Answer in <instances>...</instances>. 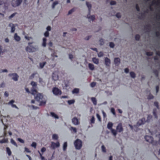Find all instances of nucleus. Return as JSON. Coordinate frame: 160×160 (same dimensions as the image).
Returning <instances> with one entry per match:
<instances>
[{
  "instance_id": "37",
  "label": "nucleus",
  "mask_w": 160,
  "mask_h": 160,
  "mask_svg": "<svg viewBox=\"0 0 160 160\" xmlns=\"http://www.w3.org/2000/svg\"><path fill=\"white\" fill-rule=\"evenodd\" d=\"M46 62H43L40 63V66L41 68H42L46 64Z\"/></svg>"
},
{
  "instance_id": "11",
  "label": "nucleus",
  "mask_w": 160,
  "mask_h": 160,
  "mask_svg": "<svg viewBox=\"0 0 160 160\" xmlns=\"http://www.w3.org/2000/svg\"><path fill=\"white\" fill-rule=\"evenodd\" d=\"M72 123L75 125H78L80 124L78 119L76 117L73 118L72 119Z\"/></svg>"
},
{
  "instance_id": "5",
  "label": "nucleus",
  "mask_w": 160,
  "mask_h": 160,
  "mask_svg": "<svg viewBox=\"0 0 160 160\" xmlns=\"http://www.w3.org/2000/svg\"><path fill=\"white\" fill-rule=\"evenodd\" d=\"M31 84L32 86L31 89V93L32 95H34L38 92L36 90L37 84L35 82L32 81Z\"/></svg>"
},
{
  "instance_id": "1",
  "label": "nucleus",
  "mask_w": 160,
  "mask_h": 160,
  "mask_svg": "<svg viewBox=\"0 0 160 160\" xmlns=\"http://www.w3.org/2000/svg\"><path fill=\"white\" fill-rule=\"evenodd\" d=\"M152 116L149 115L148 116L147 119L146 121H145V119L144 118H143L139 120L138 121L137 124V125L138 126H139L142 124H143L146 122H150V120L152 119Z\"/></svg>"
},
{
  "instance_id": "21",
  "label": "nucleus",
  "mask_w": 160,
  "mask_h": 160,
  "mask_svg": "<svg viewBox=\"0 0 160 160\" xmlns=\"http://www.w3.org/2000/svg\"><path fill=\"white\" fill-rule=\"evenodd\" d=\"M92 61L94 63L98 64L99 63V59L95 58H92Z\"/></svg>"
},
{
  "instance_id": "64",
  "label": "nucleus",
  "mask_w": 160,
  "mask_h": 160,
  "mask_svg": "<svg viewBox=\"0 0 160 160\" xmlns=\"http://www.w3.org/2000/svg\"><path fill=\"white\" fill-rule=\"evenodd\" d=\"M111 111L112 112L114 115H115V110H114V108H111Z\"/></svg>"
},
{
  "instance_id": "44",
  "label": "nucleus",
  "mask_w": 160,
  "mask_h": 160,
  "mask_svg": "<svg viewBox=\"0 0 160 160\" xmlns=\"http://www.w3.org/2000/svg\"><path fill=\"white\" fill-rule=\"evenodd\" d=\"M146 54L148 56H152L153 55V53L152 52H146Z\"/></svg>"
},
{
  "instance_id": "61",
  "label": "nucleus",
  "mask_w": 160,
  "mask_h": 160,
  "mask_svg": "<svg viewBox=\"0 0 160 160\" xmlns=\"http://www.w3.org/2000/svg\"><path fill=\"white\" fill-rule=\"evenodd\" d=\"M136 8L138 11H139L140 10V8L138 4L136 5Z\"/></svg>"
},
{
  "instance_id": "29",
  "label": "nucleus",
  "mask_w": 160,
  "mask_h": 160,
  "mask_svg": "<svg viewBox=\"0 0 160 160\" xmlns=\"http://www.w3.org/2000/svg\"><path fill=\"white\" fill-rule=\"evenodd\" d=\"M8 142V138H4L0 141V143H7Z\"/></svg>"
},
{
  "instance_id": "63",
  "label": "nucleus",
  "mask_w": 160,
  "mask_h": 160,
  "mask_svg": "<svg viewBox=\"0 0 160 160\" xmlns=\"http://www.w3.org/2000/svg\"><path fill=\"white\" fill-rule=\"evenodd\" d=\"M16 14V13H14L12 14H11L9 17V18L10 19L12 18H13Z\"/></svg>"
},
{
  "instance_id": "49",
  "label": "nucleus",
  "mask_w": 160,
  "mask_h": 160,
  "mask_svg": "<svg viewBox=\"0 0 160 160\" xmlns=\"http://www.w3.org/2000/svg\"><path fill=\"white\" fill-rule=\"evenodd\" d=\"M153 96L151 94H150L149 95H148V99H153Z\"/></svg>"
},
{
  "instance_id": "28",
  "label": "nucleus",
  "mask_w": 160,
  "mask_h": 160,
  "mask_svg": "<svg viewBox=\"0 0 160 160\" xmlns=\"http://www.w3.org/2000/svg\"><path fill=\"white\" fill-rule=\"evenodd\" d=\"M52 78L54 80L56 81L58 79V76H56L54 73L53 72L52 75Z\"/></svg>"
},
{
  "instance_id": "41",
  "label": "nucleus",
  "mask_w": 160,
  "mask_h": 160,
  "mask_svg": "<svg viewBox=\"0 0 160 160\" xmlns=\"http://www.w3.org/2000/svg\"><path fill=\"white\" fill-rule=\"evenodd\" d=\"M68 102L69 104L71 105L74 103L75 100L74 99L70 100L68 101Z\"/></svg>"
},
{
  "instance_id": "58",
  "label": "nucleus",
  "mask_w": 160,
  "mask_h": 160,
  "mask_svg": "<svg viewBox=\"0 0 160 160\" xmlns=\"http://www.w3.org/2000/svg\"><path fill=\"white\" fill-rule=\"evenodd\" d=\"M18 141L22 143H24V141L20 138H18Z\"/></svg>"
},
{
  "instance_id": "55",
  "label": "nucleus",
  "mask_w": 160,
  "mask_h": 160,
  "mask_svg": "<svg viewBox=\"0 0 160 160\" xmlns=\"http://www.w3.org/2000/svg\"><path fill=\"white\" fill-rule=\"evenodd\" d=\"M116 16L118 18H120L121 17V14L120 13L118 12L117 13L116 15Z\"/></svg>"
},
{
  "instance_id": "12",
  "label": "nucleus",
  "mask_w": 160,
  "mask_h": 160,
  "mask_svg": "<svg viewBox=\"0 0 160 160\" xmlns=\"http://www.w3.org/2000/svg\"><path fill=\"white\" fill-rule=\"evenodd\" d=\"M116 129L117 131L119 132H121L123 131V128L121 123L118 124L117 127Z\"/></svg>"
},
{
  "instance_id": "48",
  "label": "nucleus",
  "mask_w": 160,
  "mask_h": 160,
  "mask_svg": "<svg viewBox=\"0 0 160 160\" xmlns=\"http://www.w3.org/2000/svg\"><path fill=\"white\" fill-rule=\"evenodd\" d=\"M58 4V2L57 1L55 2H53L52 7V8H54L55 6Z\"/></svg>"
},
{
  "instance_id": "33",
  "label": "nucleus",
  "mask_w": 160,
  "mask_h": 160,
  "mask_svg": "<svg viewBox=\"0 0 160 160\" xmlns=\"http://www.w3.org/2000/svg\"><path fill=\"white\" fill-rule=\"evenodd\" d=\"M6 151L9 156H10L11 154V152L10 149L8 147L6 148Z\"/></svg>"
},
{
  "instance_id": "39",
  "label": "nucleus",
  "mask_w": 160,
  "mask_h": 160,
  "mask_svg": "<svg viewBox=\"0 0 160 160\" xmlns=\"http://www.w3.org/2000/svg\"><path fill=\"white\" fill-rule=\"evenodd\" d=\"M111 130L112 134L115 136H116L117 134V131L113 129H112Z\"/></svg>"
},
{
  "instance_id": "7",
  "label": "nucleus",
  "mask_w": 160,
  "mask_h": 160,
  "mask_svg": "<svg viewBox=\"0 0 160 160\" xmlns=\"http://www.w3.org/2000/svg\"><path fill=\"white\" fill-rule=\"evenodd\" d=\"M52 91L53 94L55 95H60L62 94L61 91L56 87L53 88Z\"/></svg>"
},
{
  "instance_id": "42",
  "label": "nucleus",
  "mask_w": 160,
  "mask_h": 160,
  "mask_svg": "<svg viewBox=\"0 0 160 160\" xmlns=\"http://www.w3.org/2000/svg\"><path fill=\"white\" fill-rule=\"evenodd\" d=\"M156 4V2L155 1H153L152 2V3L151 5H150L149 7V8L151 10H152V8L151 7V6H152L153 5H155Z\"/></svg>"
},
{
  "instance_id": "38",
  "label": "nucleus",
  "mask_w": 160,
  "mask_h": 160,
  "mask_svg": "<svg viewBox=\"0 0 160 160\" xmlns=\"http://www.w3.org/2000/svg\"><path fill=\"white\" fill-rule=\"evenodd\" d=\"M11 142L13 145H15V146L17 147L18 145L16 142L12 139H11Z\"/></svg>"
},
{
  "instance_id": "19",
  "label": "nucleus",
  "mask_w": 160,
  "mask_h": 160,
  "mask_svg": "<svg viewBox=\"0 0 160 160\" xmlns=\"http://www.w3.org/2000/svg\"><path fill=\"white\" fill-rule=\"evenodd\" d=\"M86 4L88 9L89 12L90 13V12L91 9L92 8L91 4L89 2H86Z\"/></svg>"
},
{
  "instance_id": "59",
  "label": "nucleus",
  "mask_w": 160,
  "mask_h": 160,
  "mask_svg": "<svg viewBox=\"0 0 160 160\" xmlns=\"http://www.w3.org/2000/svg\"><path fill=\"white\" fill-rule=\"evenodd\" d=\"M116 3V1H111L110 2V4L111 5H114Z\"/></svg>"
},
{
  "instance_id": "27",
  "label": "nucleus",
  "mask_w": 160,
  "mask_h": 160,
  "mask_svg": "<svg viewBox=\"0 0 160 160\" xmlns=\"http://www.w3.org/2000/svg\"><path fill=\"white\" fill-rule=\"evenodd\" d=\"M72 92L73 94L78 93L79 92V89L77 88H75L73 89Z\"/></svg>"
},
{
  "instance_id": "51",
  "label": "nucleus",
  "mask_w": 160,
  "mask_h": 160,
  "mask_svg": "<svg viewBox=\"0 0 160 160\" xmlns=\"http://www.w3.org/2000/svg\"><path fill=\"white\" fill-rule=\"evenodd\" d=\"M101 148H102V151L104 152H106V148H105V146L103 145H102V146Z\"/></svg>"
},
{
  "instance_id": "46",
  "label": "nucleus",
  "mask_w": 160,
  "mask_h": 160,
  "mask_svg": "<svg viewBox=\"0 0 160 160\" xmlns=\"http://www.w3.org/2000/svg\"><path fill=\"white\" fill-rule=\"evenodd\" d=\"M75 8H72V9H71V10H70L68 12V14H72V12H74L75 11Z\"/></svg>"
},
{
  "instance_id": "47",
  "label": "nucleus",
  "mask_w": 160,
  "mask_h": 160,
  "mask_svg": "<svg viewBox=\"0 0 160 160\" xmlns=\"http://www.w3.org/2000/svg\"><path fill=\"white\" fill-rule=\"evenodd\" d=\"M96 83L95 82H92L90 84L91 87L93 88L96 85Z\"/></svg>"
},
{
  "instance_id": "9",
  "label": "nucleus",
  "mask_w": 160,
  "mask_h": 160,
  "mask_svg": "<svg viewBox=\"0 0 160 160\" xmlns=\"http://www.w3.org/2000/svg\"><path fill=\"white\" fill-rule=\"evenodd\" d=\"M8 76L11 77H12V79L15 81H17L18 80V76L16 73H14L9 74Z\"/></svg>"
},
{
  "instance_id": "22",
  "label": "nucleus",
  "mask_w": 160,
  "mask_h": 160,
  "mask_svg": "<svg viewBox=\"0 0 160 160\" xmlns=\"http://www.w3.org/2000/svg\"><path fill=\"white\" fill-rule=\"evenodd\" d=\"M113 126V124L111 122H109L108 123V125H107V128H108L110 130H111L112 128V127Z\"/></svg>"
},
{
  "instance_id": "3",
  "label": "nucleus",
  "mask_w": 160,
  "mask_h": 160,
  "mask_svg": "<svg viewBox=\"0 0 160 160\" xmlns=\"http://www.w3.org/2000/svg\"><path fill=\"white\" fill-rule=\"evenodd\" d=\"M74 144L76 149L80 150L82 146V142L79 139H77L74 142Z\"/></svg>"
},
{
  "instance_id": "54",
  "label": "nucleus",
  "mask_w": 160,
  "mask_h": 160,
  "mask_svg": "<svg viewBox=\"0 0 160 160\" xmlns=\"http://www.w3.org/2000/svg\"><path fill=\"white\" fill-rule=\"evenodd\" d=\"M100 42V44L101 45H103L104 44V42L103 39L101 38L99 40Z\"/></svg>"
},
{
  "instance_id": "26",
  "label": "nucleus",
  "mask_w": 160,
  "mask_h": 160,
  "mask_svg": "<svg viewBox=\"0 0 160 160\" xmlns=\"http://www.w3.org/2000/svg\"><path fill=\"white\" fill-rule=\"evenodd\" d=\"M67 147V142H64L63 146V149L64 151L66 150Z\"/></svg>"
},
{
  "instance_id": "43",
  "label": "nucleus",
  "mask_w": 160,
  "mask_h": 160,
  "mask_svg": "<svg viewBox=\"0 0 160 160\" xmlns=\"http://www.w3.org/2000/svg\"><path fill=\"white\" fill-rule=\"evenodd\" d=\"M140 38V36L139 34H136L135 36V40L137 41H138L139 40Z\"/></svg>"
},
{
  "instance_id": "17",
  "label": "nucleus",
  "mask_w": 160,
  "mask_h": 160,
  "mask_svg": "<svg viewBox=\"0 0 160 160\" xmlns=\"http://www.w3.org/2000/svg\"><path fill=\"white\" fill-rule=\"evenodd\" d=\"M14 38L17 41H19L20 40V37L18 36L16 33H15L14 34Z\"/></svg>"
},
{
  "instance_id": "8",
  "label": "nucleus",
  "mask_w": 160,
  "mask_h": 160,
  "mask_svg": "<svg viewBox=\"0 0 160 160\" xmlns=\"http://www.w3.org/2000/svg\"><path fill=\"white\" fill-rule=\"evenodd\" d=\"M60 146V143L59 142H57L56 143L54 142H52L51 145V147L53 149H54L56 147H58Z\"/></svg>"
},
{
  "instance_id": "10",
  "label": "nucleus",
  "mask_w": 160,
  "mask_h": 160,
  "mask_svg": "<svg viewBox=\"0 0 160 160\" xmlns=\"http://www.w3.org/2000/svg\"><path fill=\"white\" fill-rule=\"evenodd\" d=\"M16 3H14L12 2V5L13 7H16L20 5L22 2V0H16Z\"/></svg>"
},
{
  "instance_id": "13",
  "label": "nucleus",
  "mask_w": 160,
  "mask_h": 160,
  "mask_svg": "<svg viewBox=\"0 0 160 160\" xmlns=\"http://www.w3.org/2000/svg\"><path fill=\"white\" fill-rule=\"evenodd\" d=\"M105 64L107 66H109L111 63L110 59L108 58H106L105 59Z\"/></svg>"
},
{
  "instance_id": "35",
  "label": "nucleus",
  "mask_w": 160,
  "mask_h": 160,
  "mask_svg": "<svg viewBox=\"0 0 160 160\" xmlns=\"http://www.w3.org/2000/svg\"><path fill=\"white\" fill-rule=\"evenodd\" d=\"M52 138L54 140H57L58 139V136L57 134H54L52 135Z\"/></svg>"
},
{
  "instance_id": "23",
  "label": "nucleus",
  "mask_w": 160,
  "mask_h": 160,
  "mask_svg": "<svg viewBox=\"0 0 160 160\" xmlns=\"http://www.w3.org/2000/svg\"><path fill=\"white\" fill-rule=\"evenodd\" d=\"M91 99L93 104L95 105H96L97 104V101L96 98L94 97H92L91 98Z\"/></svg>"
},
{
  "instance_id": "34",
  "label": "nucleus",
  "mask_w": 160,
  "mask_h": 160,
  "mask_svg": "<svg viewBox=\"0 0 160 160\" xmlns=\"http://www.w3.org/2000/svg\"><path fill=\"white\" fill-rule=\"evenodd\" d=\"M157 109H154L153 110V115L155 117L157 118H158V116L157 114Z\"/></svg>"
},
{
  "instance_id": "30",
  "label": "nucleus",
  "mask_w": 160,
  "mask_h": 160,
  "mask_svg": "<svg viewBox=\"0 0 160 160\" xmlns=\"http://www.w3.org/2000/svg\"><path fill=\"white\" fill-rule=\"evenodd\" d=\"M39 102V106H44L45 105L46 103V101L45 100H42V101H41Z\"/></svg>"
},
{
  "instance_id": "40",
  "label": "nucleus",
  "mask_w": 160,
  "mask_h": 160,
  "mask_svg": "<svg viewBox=\"0 0 160 160\" xmlns=\"http://www.w3.org/2000/svg\"><path fill=\"white\" fill-rule=\"evenodd\" d=\"M87 18L91 19L92 21H94L95 19V17L94 15H92L89 17H88V15Z\"/></svg>"
},
{
  "instance_id": "4",
  "label": "nucleus",
  "mask_w": 160,
  "mask_h": 160,
  "mask_svg": "<svg viewBox=\"0 0 160 160\" xmlns=\"http://www.w3.org/2000/svg\"><path fill=\"white\" fill-rule=\"evenodd\" d=\"M33 42H29L28 44L29 46H28L26 48V51L28 52H34L37 51L38 48H35L32 46H30V45L32 44Z\"/></svg>"
},
{
  "instance_id": "60",
  "label": "nucleus",
  "mask_w": 160,
  "mask_h": 160,
  "mask_svg": "<svg viewBox=\"0 0 160 160\" xmlns=\"http://www.w3.org/2000/svg\"><path fill=\"white\" fill-rule=\"evenodd\" d=\"M44 36L46 37H48L49 36V33L48 32V31H46L45 33H44Z\"/></svg>"
},
{
  "instance_id": "25",
  "label": "nucleus",
  "mask_w": 160,
  "mask_h": 160,
  "mask_svg": "<svg viewBox=\"0 0 160 160\" xmlns=\"http://www.w3.org/2000/svg\"><path fill=\"white\" fill-rule=\"evenodd\" d=\"M70 129L72 132H73L74 133H76L77 132L76 128H75L73 127H71Z\"/></svg>"
},
{
  "instance_id": "50",
  "label": "nucleus",
  "mask_w": 160,
  "mask_h": 160,
  "mask_svg": "<svg viewBox=\"0 0 160 160\" xmlns=\"http://www.w3.org/2000/svg\"><path fill=\"white\" fill-rule=\"evenodd\" d=\"M153 72L157 77H158V72L157 70H155Z\"/></svg>"
},
{
  "instance_id": "31",
  "label": "nucleus",
  "mask_w": 160,
  "mask_h": 160,
  "mask_svg": "<svg viewBox=\"0 0 160 160\" xmlns=\"http://www.w3.org/2000/svg\"><path fill=\"white\" fill-rule=\"evenodd\" d=\"M46 41H47V39L46 38H43L42 46L44 47H45L46 46Z\"/></svg>"
},
{
  "instance_id": "32",
  "label": "nucleus",
  "mask_w": 160,
  "mask_h": 160,
  "mask_svg": "<svg viewBox=\"0 0 160 160\" xmlns=\"http://www.w3.org/2000/svg\"><path fill=\"white\" fill-rule=\"evenodd\" d=\"M95 118L93 116H92L90 120V124H93L95 123Z\"/></svg>"
},
{
  "instance_id": "45",
  "label": "nucleus",
  "mask_w": 160,
  "mask_h": 160,
  "mask_svg": "<svg viewBox=\"0 0 160 160\" xmlns=\"http://www.w3.org/2000/svg\"><path fill=\"white\" fill-rule=\"evenodd\" d=\"M37 74V72H34L32 74V75L30 76L29 79H32L34 77L35 75Z\"/></svg>"
},
{
  "instance_id": "6",
  "label": "nucleus",
  "mask_w": 160,
  "mask_h": 160,
  "mask_svg": "<svg viewBox=\"0 0 160 160\" xmlns=\"http://www.w3.org/2000/svg\"><path fill=\"white\" fill-rule=\"evenodd\" d=\"M34 95L35 97V99L38 102H40L42 100L43 97L42 94L40 93H37Z\"/></svg>"
},
{
  "instance_id": "14",
  "label": "nucleus",
  "mask_w": 160,
  "mask_h": 160,
  "mask_svg": "<svg viewBox=\"0 0 160 160\" xmlns=\"http://www.w3.org/2000/svg\"><path fill=\"white\" fill-rule=\"evenodd\" d=\"M114 62L116 65H119L120 62V58H115L114 60Z\"/></svg>"
},
{
  "instance_id": "57",
  "label": "nucleus",
  "mask_w": 160,
  "mask_h": 160,
  "mask_svg": "<svg viewBox=\"0 0 160 160\" xmlns=\"http://www.w3.org/2000/svg\"><path fill=\"white\" fill-rule=\"evenodd\" d=\"M109 46L111 48H113L114 46V44L112 42H110L109 43Z\"/></svg>"
},
{
  "instance_id": "15",
  "label": "nucleus",
  "mask_w": 160,
  "mask_h": 160,
  "mask_svg": "<svg viewBox=\"0 0 160 160\" xmlns=\"http://www.w3.org/2000/svg\"><path fill=\"white\" fill-rule=\"evenodd\" d=\"M14 102V100H11L8 103L9 104L11 105L12 107L13 108H18V107L15 104H13V103Z\"/></svg>"
},
{
  "instance_id": "20",
  "label": "nucleus",
  "mask_w": 160,
  "mask_h": 160,
  "mask_svg": "<svg viewBox=\"0 0 160 160\" xmlns=\"http://www.w3.org/2000/svg\"><path fill=\"white\" fill-rule=\"evenodd\" d=\"M1 120L2 122V123H3V124L5 126V127L4 128V136H6L7 135V132L6 131V128H7L8 127L6 125H5V124L3 123V121L2 119H1Z\"/></svg>"
},
{
  "instance_id": "16",
  "label": "nucleus",
  "mask_w": 160,
  "mask_h": 160,
  "mask_svg": "<svg viewBox=\"0 0 160 160\" xmlns=\"http://www.w3.org/2000/svg\"><path fill=\"white\" fill-rule=\"evenodd\" d=\"M9 27H11V32H14L15 31V27L14 26V24L10 23L9 24Z\"/></svg>"
},
{
  "instance_id": "53",
  "label": "nucleus",
  "mask_w": 160,
  "mask_h": 160,
  "mask_svg": "<svg viewBox=\"0 0 160 160\" xmlns=\"http://www.w3.org/2000/svg\"><path fill=\"white\" fill-rule=\"evenodd\" d=\"M36 143L34 142H33L31 144V146L32 147H34L35 148H36Z\"/></svg>"
},
{
  "instance_id": "62",
  "label": "nucleus",
  "mask_w": 160,
  "mask_h": 160,
  "mask_svg": "<svg viewBox=\"0 0 160 160\" xmlns=\"http://www.w3.org/2000/svg\"><path fill=\"white\" fill-rule=\"evenodd\" d=\"M97 117L99 121H101V118L100 116L98 114H97Z\"/></svg>"
},
{
  "instance_id": "18",
  "label": "nucleus",
  "mask_w": 160,
  "mask_h": 160,
  "mask_svg": "<svg viewBox=\"0 0 160 160\" xmlns=\"http://www.w3.org/2000/svg\"><path fill=\"white\" fill-rule=\"evenodd\" d=\"M88 65V67L90 70H93L94 69V66L92 64L89 63Z\"/></svg>"
},
{
  "instance_id": "24",
  "label": "nucleus",
  "mask_w": 160,
  "mask_h": 160,
  "mask_svg": "<svg viewBox=\"0 0 160 160\" xmlns=\"http://www.w3.org/2000/svg\"><path fill=\"white\" fill-rule=\"evenodd\" d=\"M50 114L53 117H54V118L57 119L59 118L58 116L54 112H50Z\"/></svg>"
},
{
  "instance_id": "52",
  "label": "nucleus",
  "mask_w": 160,
  "mask_h": 160,
  "mask_svg": "<svg viewBox=\"0 0 160 160\" xmlns=\"http://www.w3.org/2000/svg\"><path fill=\"white\" fill-rule=\"evenodd\" d=\"M103 55V53L102 52H99L98 53V56L99 57H102Z\"/></svg>"
},
{
  "instance_id": "36",
  "label": "nucleus",
  "mask_w": 160,
  "mask_h": 160,
  "mask_svg": "<svg viewBox=\"0 0 160 160\" xmlns=\"http://www.w3.org/2000/svg\"><path fill=\"white\" fill-rule=\"evenodd\" d=\"M130 75L132 78H134L135 77L136 74L134 72H130Z\"/></svg>"
},
{
  "instance_id": "56",
  "label": "nucleus",
  "mask_w": 160,
  "mask_h": 160,
  "mask_svg": "<svg viewBox=\"0 0 160 160\" xmlns=\"http://www.w3.org/2000/svg\"><path fill=\"white\" fill-rule=\"evenodd\" d=\"M154 105L158 109H159L158 103V102H154Z\"/></svg>"
},
{
  "instance_id": "2",
  "label": "nucleus",
  "mask_w": 160,
  "mask_h": 160,
  "mask_svg": "<svg viewBox=\"0 0 160 160\" xmlns=\"http://www.w3.org/2000/svg\"><path fill=\"white\" fill-rule=\"evenodd\" d=\"M144 138L146 141L152 144L153 145H156L158 144V142L154 141L153 140V138L152 136L146 135L145 136Z\"/></svg>"
}]
</instances>
